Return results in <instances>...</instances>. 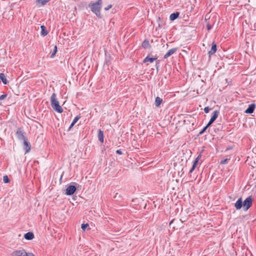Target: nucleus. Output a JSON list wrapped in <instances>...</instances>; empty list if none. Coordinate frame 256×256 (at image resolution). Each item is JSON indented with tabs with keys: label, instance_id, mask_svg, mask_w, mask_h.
I'll use <instances>...</instances> for the list:
<instances>
[{
	"label": "nucleus",
	"instance_id": "obj_1",
	"mask_svg": "<svg viewBox=\"0 0 256 256\" xmlns=\"http://www.w3.org/2000/svg\"><path fill=\"white\" fill-rule=\"evenodd\" d=\"M56 97V95L55 93L52 94L50 97L51 106L56 112L62 113L63 111L62 108L60 106L59 102Z\"/></svg>",
	"mask_w": 256,
	"mask_h": 256
},
{
	"label": "nucleus",
	"instance_id": "obj_2",
	"mask_svg": "<svg viewBox=\"0 0 256 256\" xmlns=\"http://www.w3.org/2000/svg\"><path fill=\"white\" fill-rule=\"evenodd\" d=\"M102 0H98L95 3H91L89 4V6L91 8L92 11L97 16H100V8Z\"/></svg>",
	"mask_w": 256,
	"mask_h": 256
},
{
	"label": "nucleus",
	"instance_id": "obj_3",
	"mask_svg": "<svg viewBox=\"0 0 256 256\" xmlns=\"http://www.w3.org/2000/svg\"><path fill=\"white\" fill-rule=\"evenodd\" d=\"M11 256H35L32 252H27L25 250L21 248L14 250Z\"/></svg>",
	"mask_w": 256,
	"mask_h": 256
},
{
	"label": "nucleus",
	"instance_id": "obj_4",
	"mask_svg": "<svg viewBox=\"0 0 256 256\" xmlns=\"http://www.w3.org/2000/svg\"><path fill=\"white\" fill-rule=\"evenodd\" d=\"M80 186L76 182H70L66 186V192H75L76 190H80Z\"/></svg>",
	"mask_w": 256,
	"mask_h": 256
},
{
	"label": "nucleus",
	"instance_id": "obj_5",
	"mask_svg": "<svg viewBox=\"0 0 256 256\" xmlns=\"http://www.w3.org/2000/svg\"><path fill=\"white\" fill-rule=\"evenodd\" d=\"M252 204V198L251 196L248 197L243 202L244 210H247Z\"/></svg>",
	"mask_w": 256,
	"mask_h": 256
},
{
	"label": "nucleus",
	"instance_id": "obj_6",
	"mask_svg": "<svg viewBox=\"0 0 256 256\" xmlns=\"http://www.w3.org/2000/svg\"><path fill=\"white\" fill-rule=\"evenodd\" d=\"M16 134L18 138L20 140H26V137L24 136V132L22 128L18 129L16 132Z\"/></svg>",
	"mask_w": 256,
	"mask_h": 256
},
{
	"label": "nucleus",
	"instance_id": "obj_7",
	"mask_svg": "<svg viewBox=\"0 0 256 256\" xmlns=\"http://www.w3.org/2000/svg\"><path fill=\"white\" fill-rule=\"evenodd\" d=\"M212 115L211 117V118L207 124V126H209L217 118L219 114V112L218 110H215L212 112Z\"/></svg>",
	"mask_w": 256,
	"mask_h": 256
},
{
	"label": "nucleus",
	"instance_id": "obj_8",
	"mask_svg": "<svg viewBox=\"0 0 256 256\" xmlns=\"http://www.w3.org/2000/svg\"><path fill=\"white\" fill-rule=\"evenodd\" d=\"M76 194L77 193H65L66 195L70 196V198H68V200L72 204H74L73 202L76 201L78 199V196H76Z\"/></svg>",
	"mask_w": 256,
	"mask_h": 256
},
{
	"label": "nucleus",
	"instance_id": "obj_9",
	"mask_svg": "<svg viewBox=\"0 0 256 256\" xmlns=\"http://www.w3.org/2000/svg\"><path fill=\"white\" fill-rule=\"evenodd\" d=\"M24 146L26 153H27L30 151L31 149V146L30 143L28 142L27 140H24Z\"/></svg>",
	"mask_w": 256,
	"mask_h": 256
},
{
	"label": "nucleus",
	"instance_id": "obj_10",
	"mask_svg": "<svg viewBox=\"0 0 256 256\" xmlns=\"http://www.w3.org/2000/svg\"><path fill=\"white\" fill-rule=\"evenodd\" d=\"M177 50V48H172L168 50L166 54L164 56V58H167L172 54H174Z\"/></svg>",
	"mask_w": 256,
	"mask_h": 256
},
{
	"label": "nucleus",
	"instance_id": "obj_11",
	"mask_svg": "<svg viewBox=\"0 0 256 256\" xmlns=\"http://www.w3.org/2000/svg\"><path fill=\"white\" fill-rule=\"evenodd\" d=\"M256 108V105L254 104H250L248 106V108L245 110L246 114H252L254 112Z\"/></svg>",
	"mask_w": 256,
	"mask_h": 256
},
{
	"label": "nucleus",
	"instance_id": "obj_12",
	"mask_svg": "<svg viewBox=\"0 0 256 256\" xmlns=\"http://www.w3.org/2000/svg\"><path fill=\"white\" fill-rule=\"evenodd\" d=\"M243 206L242 198H240L235 203L234 206L236 210L240 209Z\"/></svg>",
	"mask_w": 256,
	"mask_h": 256
},
{
	"label": "nucleus",
	"instance_id": "obj_13",
	"mask_svg": "<svg viewBox=\"0 0 256 256\" xmlns=\"http://www.w3.org/2000/svg\"><path fill=\"white\" fill-rule=\"evenodd\" d=\"M24 238L27 240H32L34 238V234L32 232H28L24 234Z\"/></svg>",
	"mask_w": 256,
	"mask_h": 256
},
{
	"label": "nucleus",
	"instance_id": "obj_14",
	"mask_svg": "<svg viewBox=\"0 0 256 256\" xmlns=\"http://www.w3.org/2000/svg\"><path fill=\"white\" fill-rule=\"evenodd\" d=\"M142 46L144 48H151V45L148 40H145L142 42Z\"/></svg>",
	"mask_w": 256,
	"mask_h": 256
},
{
	"label": "nucleus",
	"instance_id": "obj_15",
	"mask_svg": "<svg viewBox=\"0 0 256 256\" xmlns=\"http://www.w3.org/2000/svg\"><path fill=\"white\" fill-rule=\"evenodd\" d=\"M98 140L101 142H104V132L100 130H99L98 131Z\"/></svg>",
	"mask_w": 256,
	"mask_h": 256
},
{
	"label": "nucleus",
	"instance_id": "obj_16",
	"mask_svg": "<svg viewBox=\"0 0 256 256\" xmlns=\"http://www.w3.org/2000/svg\"><path fill=\"white\" fill-rule=\"evenodd\" d=\"M216 51V45L214 42L212 44L211 50L209 51L208 54L210 55L214 54Z\"/></svg>",
	"mask_w": 256,
	"mask_h": 256
},
{
	"label": "nucleus",
	"instance_id": "obj_17",
	"mask_svg": "<svg viewBox=\"0 0 256 256\" xmlns=\"http://www.w3.org/2000/svg\"><path fill=\"white\" fill-rule=\"evenodd\" d=\"M198 158H197L194 161V162H193V164H192V168L190 169V173H192L194 170L196 168L197 164H198Z\"/></svg>",
	"mask_w": 256,
	"mask_h": 256
},
{
	"label": "nucleus",
	"instance_id": "obj_18",
	"mask_svg": "<svg viewBox=\"0 0 256 256\" xmlns=\"http://www.w3.org/2000/svg\"><path fill=\"white\" fill-rule=\"evenodd\" d=\"M198 158H197L194 161V162H193V164H192V168L190 169V173H192L194 170L196 168L197 164H198Z\"/></svg>",
	"mask_w": 256,
	"mask_h": 256
},
{
	"label": "nucleus",
	"instance_id": "obj_19",
	"mask_svg": "<svg viewBox=\"0 0 256 256\" xmlns=\"http://www.w3.org/2000/svg\"><path fill=\"white\" fill-rule=\"evenodd\" d=\"M162 102V100L160 98L157 96L155 100V104L156 107H159Z\"/></svg>",
	"mask_w": 256,
	"mask_h": 256
},
{
	"label": "nucleus",
	"instance_id": "obj_20",
	"mask_svg": "<svg viewBox=\"0 0 256 256\" xmlns=\"http://www.w3.org/2000/svg\"><path fill=\"white\" fill-rule=\"evenodd\" d=\"M156 58H149L148 56H146L143 60V62L144 63H146V62H150V63H152L154 62V60H156Z\"/></svg>",
	"mask_w": 256,
	"mask_h": 256
},
{
	"label": "nucleus",
	"instance_id": "obj_21",
	"mask_svg": "<svg viewBox=\"0 0 256 256\" xmlns=\"http://www.w3.org/2000/svg\"><path fill=\"white\" fill-rule=\"evenodd\" d=\"M0 78L4 84H7L6 78L4 74H2V73L0 74Z\"/></svg>",
	"mask_w": 256,
	"mask_h": 256
},
{
	"label": "nucleus",
	"instance_id": "obj_22",
	"mask_svg": "<svg viewBox=\"0 0 256 256\" xmlns=\"http://www.w3.org/2000/svg\"><path fill=\"white\" fill-rule=\"evenodd\" d=\"M178 15H179V13H178V12L172 14L170 16V20H174L178 17Z\"/></svg>",
	"mask_w": 256,
	"mask_h": 256
},
{
	"label": "nucleus",
	"instance_id": "obj_23",
	"mask_svg": "<svg viewBox=\"0 0 256 256\" xmlns=\"http://www.w3.org/2000/svg\"><path fill=\"white\" fill-rule=\"evenodd\" d=\"M40 28H41V30H42V32H41L42 35L44 36L47 35L48 32L46 30V27L44 26H40Z\"/></svg>",
	"mask_w": 256,
	"mask_h": 256
},
{
	"label": "nucleus",
	"instance_id": "obj_24",
	"mask_svg": "<svg viewBox=\"0 0 256 256\" xmlns=\"http://www.w3.org/2000/svg\"><path fill=\"white\" fill-rule=\"evenodd\" d=\"M80 116H77L73 120L72 123L71 124L70 128H72L74 124L77 122V121L80 118Z\"/></svg>",
	"mask_w": 256,
	"mask_h": 256
},
{
	"label": "nucleus",
	"instance_id": "obj_25",
	"mask_svg": "<svg viewBox=\"0 0 256 256\" xmlns=\"http://www.w3.org/2000/svg\"><path fill=\"white\" fill-rule=\"evenodd\" d=\"M50 0H37V2L41 4L42 5H44Z\"/></svg>",
	"mask_w": 256,
	"mask_h": 256
},
{
	"label": "nucleus",
	"instance_id": "obj_26",
	"mask_svg": "<svg viewBox=\"0 0 256 256\" xmlns=\"http://www.w3.org/2000/svg\"><path fill=\"white\" fill-rule=\"evenodd\" d=\"M56 52H57V46H55L54 47V51L50 56L51 58H53L54 56L56 54Z\"/></svg>",
	"mask_w": 256,
	"mask_h": 256
},
{
	"label": "nucleus",
	"instance_id": "obj_27",
	"mask_svg": "<svg viewBox=\"0 0 256 256\" xmlns=\"http://www.w3.org/2000/svg\"><path fill=\"white\" fill-rule=\"evenodd\" d=\"M3 180L5 183H8L10 182V179L8 176H3Z\"/></svg>",
	"mask_w": 256,
	"mask_h": 256
},
{
	"label": "nucleus",
	"instance_id": "obj_28",
	"mask_svg": "<svg viewBox=\"0 0 256 256\" xmlns=\"http://www.w3.org/2000/svg\"><path fill=\"white\" fill-rule=\"evenodd\" d=\"M88 226V224H82L81 228L83 230H86V229L87 227Z\"/></svg>",
	"mask_w": 256,
	"mask_h": 256
},
{
	"label": "nucleus",
	"instance_id": "obj_29",
	"mask_svg": "<svg viewBox=\"0 0 256 256\" xmlns=\"http://www.w3.org/2000/svg\"><path fill=\"white\" fill-rule=\"evenodd\" d=\"M228 158H226L224 160H222L220 162V164H226L228 162Z\"/></svg>",
	"mask_w": 256,
	"mask_h": 256
},
{
	"label": "nucleus",
	"instance_id": "obj_30",
	"mask_svg": "<svg viewBox=\"0 0 256 256\" xmlns=\"http://www.w3.org/2000/svg\"><path fill=\"white\" fill-rule=\"evenodd\" d=\"M209 111H210V108L208 106L204 108V112L206 113H208L209 112Z\"/></svg>",
	"mask_w": 256,
	"mask_h": 256
},
{
	"label": "nucleus",
	"instance_id": "obj_31",
	"mask_svg": "<svg viewBox=\"0 0 256 256\" xmlns=\"http://www.w3.org/2000/svg\"><path fill=\"white\" fill-rule=\"evenodd\" d=\"M6 96H7V94H6L2 95V96H0V100H4V98H5Z\"/></svg>",
	"mask_w": 256,
	"mask_h": 256
},
{
	"label": "nucleus",
	"instance_id": "obj_32",
	"mask_svg": "<svg viewBox=\"0 0 256 256\" xmlns=\"http://www.w3.org/2000/svg\"><path fill=\"white\" fill-rule=\"evenodd\" d=\"M112 7V4H110V5L106 7V8H104V10H110Z\"/></svg>",
	"mask_w": 256,
	"mask_h": 256
},
{
	"label": "nucleus",
	"instance_id": "obj_33",
	"mask_svg": "<svg viewBox=\"0 0 256 256\" xmlns=\"http://www.w3.org/2000/svg\"><path fill=\"white\" fill-rule=\"evenodd\" d=\"M206 28H207V30H210L212 28V26L210 24H208L206 25Z\"/></svg>",
	"mask_w": 256,
	"mask_h": 256
},
{
	"label": "nucleus",
	"instance_id": "obj_34",
	"mask_svg": "<svg viewBox=\"0 0 256 256\" xmlns=\"http://www.w3.org/2000/svg\"><path fill=\"white\" fill-rule=\"evenodd\" d=\"M208 126H207V125L204 127V128L203 129V130L200 132V134H202L204 132V131L206 130L208 128Z\"/></svg>",
	"mask_w": 256,
	"mask_h": 256
},
{
	"label": "nucleus",
	"instance_id": "obj_35",
	"mask_svg": "<svg viewBox=\"0 0 256 256\" xmlns=\"http://www.w3.org/2000/svg\"><path fill=\"white\" fill-rule=\"evenodd\" d=\"M116 152L119 154H122V152H121L120 150H118L116 151Z\"/></svg>",
	"mask_w": 256,
	"mask_h": 256
},
{
	"label": "nucleus",
	"instance_id": "obj_36",
	"mask_svg": "<svg viewBox=\"0 0 256 256\" xmlns=\"http://www.w3.org/2000/svg\"><path fill=\"white\" fill-rule=\"evenodd\" d=\"M174 220H172L170 222V225L172 224Z\"/></svg>",
	"mask_w": 256,
	"mask_h": 256
}]
</instances>
